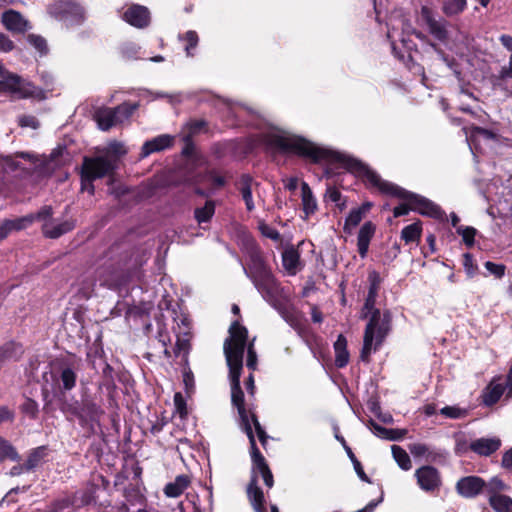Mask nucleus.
<instances>
[{"label": "nucleus", "instance_id": "f257e3e1", "mask_svg": "<svg viewBox=\"0 0 512 512\" xmlns=\"http://www.w3.org/2000/svg\"><path fill=\"white\" fill-rule=\"evenodd\" d=\"M248 338L247 329L237 321L233 322L229 328V337L224 342V354L229 367V377L231 381V400L237 408L241 420V427L247 434L251 448V458L253 462L252 477L247 488L249 500L256 512L264 511V495L257 486L258 475H260L268 488L273 486V475L256 446L255 437L252 430V424L255 428L259 441L265 445L268 436L260 425L254 413L247 410L244 405V394L240 387V375L243 367V356Z\"/></svg>", "mask_w": 512, "mask_h": 512}, {"label": "nucleus", "instance_id": "f03ea898", "mask_svg": "<svg viewBox=\"0 0 512 512\" xmlns=\"http://www.w3.org/2000/svg\"><path fill=\"white\" fill-rule=\"evenodd\" d=\"M335 158L341 162L348 170L358 173L361 177H363L364 181L371 187L377 188L384 194L392 195L405 200V204H401L394 208V217L407 215L410 210H414L422 215H427L434 218H442L444 214L443 211L438 205L434 204L430 200L420 195L408 192L399 186L383 180L375 171L354 158L343 154H337Z\"/></svg>", "mask_w": 512, "mask_h": 512}, {"label": "nucleus", "instance_id": "7ed1b4c3", "mask_svg": "<svg viewBox=\"0 0 512 512\" xmlns=\"http://www.w3.org/2000/svg\"><path fill=\"white\" fill-rule=\"evenodd\" d=\"M368 281V295L362 310L363 317L366 318L370 314L361 351V358L364 361H367L371 353L381 346L391 328V314L388 311L381 313L379 309L374 307L382 281L380 274L376 271H371L368 275Z\"/></svg>", "mask_w": 512, "mask_h": 512}, {"label": "nucleus", "instance_id": "20e7f679", "mask_svg": "<svg viewBox=\"0 0 512 512\" xmlns=\"http://www.w3.org/2000/svg\"><path fill=\"white\" fill-rule=\"evenodd\" d=\"M263 141L271 151L294 153L308 158L313 162H319L332 157V152L329 150L316 146L302 137L280 129H271L268 131L264 135Z\"/></svg>", "mask_w": 512, "mask_h": 512}, {"label": "nucleus", "instance_id": "39448f33", "mask_svg": "<svg viewBox=\"0 0 512 512\" xmlns=\"http://www.w3.org/2000/svg\"><path fill=\"white\" fill-rule=\"evenodd\" d=\"M33 222H42V233L45 237L56 239L73 230L75 222L73 220H55L53 219V208L44 206L38 212L30 214Z\"/></svg>", "mask_w": 512, "mask_h": 512}, {"label": "nucleus", "instance_id": "423d86ee", "mask_svg": "<svg viewBox=\"0 0 512 512\" xmlns=\"http://www.w3.org/2000/svg\"><path fill=\"white\" fill-rule=\"evenodd\" d=\"M138 107V103L131 104L125 102L116 108L98 109L94 117L98 127L103 131H107L110 128L122 124L128 120Z\"/></svg>", "mask_w": 512, "mask_h": 512}, {"label": "nucleus", "instance_id": "0eeeda50", "mask_svg": "<svg viewBox=\"0 0 512 512\" xmlns=\"http://www.w3.org/2000/svg\"><path fill=\"white\" fill-rule=\"evenodd\" d=\"M0 91L8 92L19 99L38 97L41 93L32 83L8 70L0 77Z\"/></svg>", "mask_w": 512, "mask_h": 512}, {"label": "nucleus", "instance_id": "6e6552de", "mask_svg": "<svg viewBox=\"0 0 512 512\" xmlns=\"http://www.w3.org/2000/svg\"><path fill=\"white\" fill-rule=\"evenodd\" d=\"M411 34H416L417 37H421V34L420 33H416L415 29L413 28V26L411 25V23L405 19V18H401L399 19L398 21L396 22H390L389 26H388V31H387V37L390 39L391 41V47H392V51L394 53L395 56L403 59L404 58V55H401L399 52H398V48H397V44H396V38L399 39V41L401 42L402 46L407 50V51H411L414 47V44L412 43L411 40H409L407 37Z\"/></svg>", "mask_w": 512, "mask_h": 512}, {"label": "nucleus", "instance_id": "1a4fd4ad", "mask_svg": "<svg viewBox=\"0 0 512 512\" xmlns=\"http://www.w3.org/2000/svg\"><path fill=\"white\" fill-rule=\"evenodd\" d=\"M50 15L66 25L80 24L84 20V9L70 0H59L48 8Z\"/></svg>", "mask_w": 512, "mask_h": 512}, {"label": "nucleus", "instance_id": "9d476101", "mask_svg": "<svg viewBox=\"0 0 512 512\" xmlns=\"http://www.w3.org/2000/svg\"><path fill=\"white\" fill-rule=\"evenodd\" d=\"M114 169V163L106 157L85 158L83 162V177L91 182L102 178Z\"/></svg>", "mask_w": 512, "mask_h": 512}, {"label": "nucleus", "instance_id": "9b49d317", "mask_svg": "<svg viewBox=\"0 0 512 512\" xmlns=\"http://www.w3.org/2000/svg\"><path fill=\"white\" fill-rule=\"evenodd\" d=\"M419 487L425 492H434L441 486L439 471L433 466H422L415 471Z\"/></svg>", "mask_w": 512, "mask_h": 512}, {"label": "nucleus", "instance_id": "f8f14e48", "mask_svg": "<svg viewBox=\"0 0 512 512\" xmlns=\"http://www.w3.org/2000/svg\"><path fill=\"white\" fill-rule=\"evenodd\" d=\"M421 16L428 27L429 33L435 39L441 42H445L448 39V22L445 19L436 18L432 11L426 6L421 8Z\"/></svg>", "mask_w": 512, "mask_h": 512}, {"label": "nucleus", "instance_id": "ddd939ff", "mask_svg": "<svg viewBox=\"0 0 512 512\" xmlns=\"http://www.w3.org/2000/svg\"><path fill=\"white\" fill-rule=\"evenodd\" d=\"M251 280L258 292L267 302L272 303L276 300L279 294V286L271 271L261 274Z\"/></svg>", "mask_w": 512, "mask_h": 512}, {"label": "nucleus", "instance_id": "4468645a", "mask_svg": "<svg viewBox=\"0 0 512 512\" xmlns=\"http://www.w3.org/2000/svg\"><path fill=\"white\" fill-rule=\"evenodd\" d=\"M484 488V480L477 476L463 477L456 484L457 492L466 498L477 496Z\"/></svg>", "mask_w": 512, "mask_h": 512}, {"label": "nucleus", "instance_id": "2eb2a0df", "mask_svg": "<svg viewBox=\"0 0 512 512\" xmlns=\"http://www.w3.org/2000/svg\"><path fill=\"white\" fill-rule=\"evenodd\" d=\"M124 20L132 26L143 28L150 22V12L142 5H132L123 14Z\"/></svg>", "mask_w": 512, "mask_h": 512}, {"label": "nucleus", "instance_id": "dca6fc26", "mask_svg": "<svg viewBox=\"0 0 512 512\" xmlns=\"http://www.w3.org/2000/svg\"><path fill=\"white\" fill-rule=\"evenodd\" d=\"M1 21L5 28L13 33H24L31 28L28 20L15 10L3 12Z\"/></svg>", "mask_w": 512, "mask_h": 512}, {"label": "nucleus", "instance_id": "f3484780", "mask_svg": "<svg viewBox=\"0 0 512 512\" xmlns=\"http://www.w3.org/2000/svg\"><path fill=\"white\" fill-rule=\"evenodd\" d=\"M174 137L169 134H162L146 141L141 149V158H146L150 154L163 151L173 145Z\"/></svg>", "mask_w": 512, "mask_h": 512}, {"label": "nucleus", "instance_id": "a211bd4d", "mask_svg": "<svg viewBox=\"0 0 512 512\" xmlns=\"http://www.w3.org/2000/svg\"><path fill=\"white\" fill-rule=\"evenodd\" d=\"M501 446V441L497 437L479 438L469 444V449L480 456H489L497 451Z\"/></svg>", "mask_w": 512, "mask_h": 512}, {"label": "nucleus", "instance_id": "6ab92c4d", "mask_svg": "<svg viewBox=\"0 0 512 512\" xmlns=\"http://www.w3.org/2000/svg\"><path fill=\"white\" fill-rule=\"evenodd\" d=\"M243 270L250 279L270 271L265 265L260 252L255 248L250 250L248 267H243Z\"/></svg>", "mask_w": 512, "mask_h": 512}, {"label": "nucleus", "instance_id": "aec40b11", "mask_svg": "<svg viewBox=\"0 0 512 512\" xmlns=\"http://www.w3.org/2000/svg\"><path fill=\"white\" fill-rule=\"evenodd\" d=\"M466 142L468 143L470 150L473 151L474 149H477V145L480 141V139L485 140H495L496 134L493 133L490 130L483 129L476 126H471L469 128L464 127L463 128Z\"/></svg>", "mask_w": 512, "mask_h": 512}, {"label": "nucleus", "instance_id": "412c9836", "mask_svg": "<svg viewBox=\"0 0 512 512\" xmlns=\"http://www.w3.org/2000/svg\"><path fill=\"white\" fill-rule=\"evenodd\" d=\"M72 413L79 417L82 422H93L99 419L103 411L95 402L85 399L80 410L73 409Z\"/></svg>", "mask_w": 512, "mask_h": 512}, {"label": "nucleus", "instance_id": "4be33fe9", "mask_svg": "<svg viewBox=\"0 0 512 512\" xmlns=\"http://www.w3.org/2000/svg\"><path fill=\"white\" fill-rule=\"evenodd\" d=\"M33 223V217L26 215L16 219H7L0 224V241L5 239L12 231L27 228Z\"/></svg>", "mask_w": 512, "mask_h": 512}, {"label": "nucleus", "instance_id": "5701e85b", "mask_svg": "<svg viewBox=\"0 0 512 512\" xmlns=\"http://www.w3.org/2000/svg\"><path fill=\"white\" fill-rule=\"evenodd\" d=\"M18 158L28 160L34 163L36 168H41L40 166L42 164V161H40L34 154H30L27 152H20L15 155L5 156L3 158V166L10 171H16L18 169H21V165L18 161Z\"/></svg>", "mask_w": 512, "mask_h": 512}, {"label": "nucleus", "instance_id": "b1692460", "mask_svg": "<svg viewBox=\"0 0 512 512\" xmlns=\"http://www.w3.org/2000/svg\"><path fill=\"white\" fill-rule=\"evenodd\" d=\"M375 232V226L372 222H366L362 225L358 233L357 247L358 252L364 258L368 252L371 238Z\"/></svg>", "mask_w": 512, "mask_h": 512}, {"label": "nucleus", "instance_id": "393cba45", "mask_svg": "<svg viewBox=\"0 0 512 512\" xmlns=\"http://www.w3.org/2000/svg\"><path fill=\"white\" fill-rule=\"evenodd\" d=\"M301 199L303 212L306 217L314 214L317 210V201L312 193L311 188L306 182L301 183Z\"/></svg>", "mask_w": 512, "mask_h": 512}, {"label": "nucleus", "instance_id": "a878e982", "mask_svg": "<svg viewBox=\"0 0 512 512\" xmlns=\"http://www.w3.org/2000/svg\"><path fill=\"white\" fill-rule=\"evenodd\" d=\"M505 387L492 381L483 392V403L487 406L495 404L503 395Z\"/></svg>", "mask_w": 512, "mask_h": 512}, {"label": "nucleus", "instance_id": "bb28decb", "mask_svg": "<svg viewBox=\"0 0 512 512\" xmlns=\"http://www.w3.org/2000/svg\"><path fill=\"white\" fill-rule=\"evenodd\" d=\"M189 485L188 477L180 475L176 479L168 483L164 488V493L167 497H178L180 496Z\"/></svg>", "mask_w": 512, "mask_h": 512}, {"label": "nucleus", "instance_id": "cd10ccee", "mask_svg": "<svg viewBox=\"0 0 512 512\" xmlns=\"http://www.w3.org/2000/svg\"><path fill=\"white\" fill-rule=\"evenodd\" d=\"M282 262L289 274H296L299 266L298 252L293 248L286 249L282 254Z\"/></svg>", "mask_w": 512, "mask_h": 512}, {"label": "nucleus", "instance_id": "c85d7f7f", "mask_svg": "<svg viewBox=\"0 0 512 512\" xmlns=\"http://www.w3.org/2000/svg\"><path fill=\"white\" fill-rule=\"evenodd\" d=\"M251 183L252 179L247 175L242 176L239 182V191L248 211H252L255 207L252 199Z\"/></svg>", "mask_w": 512, "mask_h": 512}, {"label": "nucleus", "instance_id": "c756f323", "mask_svg": "<svg viewBox=\"0 0 512 512\" xmlns=\"http://www.w3.org/2000/svg\"><path fill=\"white\" fill-rule=\"evenodd\" d=\"M489 502L496 512H512V499L506 495L491 494Z\"/></svg>", "mask_w": 512, "mask_h": 512}, {"label": "nucleus", "instance_id": "7c9ffc66", "mask_svg": "<svg viewBox=\"0 0 512 512\" xmlns=\"http://www.w3.org/2000/svg\"><path fill=\"white\" fill-rule=\"evenodd\" d=\"M422 234V226L421 222H414L406 227H404L401 231V239L405 241V243H413L419 242Z\"/></svg>", "mask_w": 512, "mask_h": 512}, {"label": "nucleus", "instance_id": "2f4dec72", "mask_svg": "<svg viewBox=\"0 0 512 512\" xmlns=\"http://www.w3.org/2000/svg\"><path fill=\"white\" fill-rule=\"evenodd\" d=\"M467 6V0H444L442 11L448 16H455L462 13Z\"/></svg>", "mask_w": 512, "mask_h": 512}, {"label": "nucleus", "instance_id": "473e14b6", "mask_svg": "<svg viewBox=\"0 0 512 512\" xmlns=\"http://www.w3.org/2000/svg\"><path fill=\"white\" fill-rule=\"evenodd\" d=\"M392 455L398 466L405 471H408L412 467V463L407 452L400 446H392Z\"/></svg>", "mask_w": 512, "mask_h": 512}, {"label": "nucleus", "instance_id": "72a5a7b5", "mask_svg": "<svg viewBox=\"0 0 512 512\" xmlns=\"http://www.w3.org/2000/svg\"><path fill=\"white\" fill-rule=\"evenodd\" d=\"M215 213V205L213 201H206L205 205L196 208L194 215L199 224L208 222Z\"/></svg>", "mask_w": 512, "mask_h": 512}, {"label": "nucleus", "instance_id": "f704fd0d", "mask_svg": "<svg viewBox=\"0 0 512 512\" xmlns=\"http://www.w3.org/2000/svg\"><path fill=\"white\" fill-rule=\"evenodd\" d=\"M76 379V372L71 367H65L62 369L60 374V381L63 390L69 391L73 389L76 385Z\"/></svg>", "mask_w": 512, "mask_h": 512}, {"label": "nucleus", "instance_id": "c9c22d12", "mask_svg": "<svg viewBox=\"0 0 512 512\" xmlns=\"http://www.w3.org/2000/svg\"><path fill=\"white\" fill-rule=\"evenodd\" d=\"M179 40L187 43L185 46L187 56H193L194 54L192 50L196 48L199 41L197 33L193 30H189L184 34L179 35Z\"/></svg>", "mask_w": 512, "mask_h": 512}, {"label": "nucleus", "instance_id": "e433bc0d", "mask_svg": "<svg viewBox=\"0 0 512 512\" xmlns=\"http://www.w3.org/2000/svg\"><path fill=\"white\" fill-rule=\"evenodd\" d=\"M190 337H189V332L188 331H179L177 333V341H176V344H175V353L177 355H187L188 351H189V347H190Z\"/></svg>", "mask_w": 512, "mask_h": 512}, {"label": "nucleus", "instance_id": "4c0bfd02", "mask_svg": "<svg viewBox=\"0 0 512 512\" xmlns=\"http://www.w3.org/2000/svg\"><path fill=\"white\" fill-rule=\"evenodd\" d=\"M18 458V453L14 447L7 440L0 437V462L6 459L16 461Z\"/></svg>", "mask_w": 512, "mask_h": 512}, {"label": "nucleus", "instance_id": "58836bf2", "mask_svg": "<svg viewBox=\"0 0 512 512\" xmlns=\"http://www.w3.org/2000/svg\"><path fill=\"white\" fill-rule=\"evenodd\" d=\"M95 487L87 491L74 494V508L79 509L90 504L94 500Z\"/></svg>", "mask_w": 512, "mask_h": 512}, {"label": "nucleus", "instance_id": "ea45409f", "mask_svg": "<svg viewBox=\"0 0 512 512\" xmlns=\"http://www.w3.org/2000/svg\"><path fill=\"white\" fill-rule=\"evenodd\" d=\"M69 510H76L74 508V495L55 501L50 507L49 512H66Z\"/></svg>", "mask_w": 512, "mask_h": 512}, {"label": "nucleus", "instance_id": "a19ab883", "mask_svg": "<svg viewBox=\"0 0 512 512\" xmlns=\"http://www.w3.org/2000/svg\"><path fill=\"white\" fill-rule=\"evenodd\" d=\"M365 215L358 209H352L345 220L344 230L348 233L352 231L363 219Z\"/></svg>", "mask_w": 512, "mask_h": 512}, {"label": "nucleus", "instance_id": "79ce46f5", "mask_svg": "<svg viewBox=\"0 0 512 512\" xmlns=\"http://www.w3.org/2000/svg\"><path fill=\"white\" fill-rule=\"evenodd\" d=\"M440 413L450 419H461L467 415L468 411L458 406H446L440 410Z\"/></svg>", "mask_w": 512, "mask_h": 512}, {"label": "nucleus", "instance_id": "37998d69", "mask_svg": "<svg viewBox=\"0 0 512 512\" xmlns=\"http://www.w3.org/2000/svg\"><path fill=\"white\" fill-rule=\"evenodd\" d=\"M17 353H21V347L14 343L0 348V365L8 359L14 358Z\"/></svg>", "mask_w": 512, "mask_h": 512}, {"label": "nucleus", "instance_id": "c03bdc74", "mask_svg": "<svg viewBox=\"0 0 512 512\" xmlns=\"http://www.w3.org/2000/svg\"><path fill=\"white\" fill-rule=\"evenodd\" d=\"M27 41L29 44H31L41 55L43 54H46L47 53V43H46V40L39 36V35H35V34H29L27 36Z\"/></svg>", "mask_w": 512, "mask_h": 512}, {"label": "nucleus", "instance_id": "a18cd8bd", "mask_svg": "<svg viewBox=\"0 0 512 512\" xmlns=\"http://www.w3.org/2000/svg\"><path fill=\"white\" fill-rule=\"evenodd\" d=\"M44 448L43 447H39L37 449H35L28 457L27 461H26V464H25V469L26 470H31L33 468H35L39 462L41 461V459L44 457Z\"/></svg>", "mask_w": 512, "mask_h": 512}, {"label": "nucleus", "instance_id": "49530a36", "mask_svg": "<svg viewBox=\"0 0 512 512\" xmlns=\"http://www.w3.org/2000/svg\"><path fill=\"white\" fill-rule=\"evenodd\" d=\"M457 233L462 236L464 243L471 247L474 244V237L476 235V229L470 226L463 227L459 226L457 227Z\"/></svg>", "mask_w": 512, "mask_h": 512}, {"label": "nucleus", "instance_id": "de8ad7c7", "mask_svg": "<svg viewBox=\"0 0 512 512\" xmlns=\"http://www.w3.org/2000/svg\"><path fill=\"white\" fill-rule=\"evenodd\" d=\"M258 228L264 237H267L274 241L280 240V233L276 229L265 223L264 221H259Z\"/></svg>", "mask_w": 512, "mask_h": 512}, {"label": "nucleus", "instance_id": "09e8293b", "mask_svg": "<svg viewBox=\"0 0 512 512\" xmlns=\"http://www.w3.org/2000/svg\"><path fill=\"white\" fill-rule=\"evenodd\" d=\"M409 450L411 454L415 457H429L430 450L429 447L422 443H414L409 446Z\"/></svg>", "mask_w": 512, "mask_h": 512}, {"label": "nucleus", "instance_id": "8fccbe9b", "mask_svg": "<svg viewBox=\"0 0 512 512\" xmlns=\"http://www.w3.org/2000/svg\"><path fill=\"white\" fill-rule=\"evenodd\" d=\"M463 266L468 277H473L477 270V265L474 263L472 255L466 253L463 256Z\"/></svg>", "mask_w": 512, "mask_h": 512}, {"label": "nucleus", "instance_id": "3c124183", "mask_svg": "<svg viewBox=\"0 0 512 512\" xmlns=\"http://www.w3.org/2000/svg\"><path fill=\"white\" fill-rule=\"evenodd\" d=\"M485 268L497 278H502L505 275L506 267L503 264H496L491 261H487L484 264Z\"/></svg>", "mask_w": 512, "mask_h": 512}, {"label": "nucleus", "instance_id": "603ef678", "mask_svg": "<svg viewBox=\"0 0 512 512\" xmlns=\"http://www.w3.org/2000/svg\"><path fill=\"white\" fill-rule=\"evenodd\" d=\"M326 196L329 198L330 201L336 203L340 207L341 210L345 208L346 202L345 201L341 202L342 195L338 189L329 187L327 189Z\"/></svg>", "mask_w": 512, "mask_h": 512}, {"label": "nucleus", "instance_id": "864d4df0", "mask_svg": "<svg viewBox=\"0 0 512 512\" xmlns=\"http://www.w3.org/2000/svg\"><path fill=\"white\" fill-rule=\"evenodd\" d=\"M247 367L251 370H255L257 366V354L254 350V339L248 344L247 347Z\"/></svg>", "mask_w": 512, "mask_h": 512}, {"label": "nucleus", "instance_id": "5fc2aeb1", "mask_svg": "<svg viewBox=\"0 0 512 512\" xmlns=\"http://www.w3.org/2000/svg\"><path fill=\"white\" fill-rule=\"evenodd\" d=\"M22 412L35 418L38 413V404L32 399H26L21 406Z\"/></svg>", "mask_w": 512, "mask_h": 512}, {"label": "nucleus", "instance_id": "6e6d98bb", "mask_svg": "<svg viewBox=\"0 0 512 512\" xmlns=\"http://www.w3.org/2000/svg\"><path fill=\"white\" fill-rule=\"evenodd\" d=\"M18 124L21 127H29L32 129L39 128V121L32 115H22L18 118Z\"/></svg>", "mask_w": 512, "mask_h": 512}, {"label": "nucleus", "instance_id": "4d7b16f0", "mask_svg": "<svg viewBox=\"0 0 512 512\" xmlns=\"http://www.w3.org/2000/svg\"><path fill=\"white\" fill-rule=\"evenodd\" d=\"M485 487H487L488 491L492 494H497L496 492L506 488L503 481L497 477L492 478L487 485L485 484Z\"/></svg>", "mask_w": 512, "mask_h": 512}, {"label": "nucleus", "instance_id": "13d9d810", "mask_svg": "<svg viewBox=\"0 0 512 512\" xmlns=\"http://www.w3.org/2000/svg\"><path fill=\"white\" fill-rule=\"evenodd\" d=\"M174 404H175L176 411L180 414V416L181 417L185 416L187 413L186 402L181 393H176L174 395Z\"/></svg>", "mask_w": 512, "mask_h": 512}, {"label": "nucleus", "instance_id": "bf43d9fd", "mask_svg": "<svg viewBox=\"0 0 512 512\" xmlns=\"http://www.w3.org/2000/svg\"><path fill=\"white\" fill-rule=\"evenodd\" d=\"M13 49V41L7 35L0 32V51L7 53L12 51Z\"/></svg>", "mask_w": 512, "mask_h": 512}, {"label": "nucleus", "instance_id": "052dcab7", "mask_svg": "<svg viewBox=\"0 0 512 512\" xmlns=\"http://www.w3.org/2000/svg\"><path fill=\"white\" fill-rule=\"evenodd\" d=\"M371 425L373 427L374 433L381 438L387 439L388 434H396L398 433L397 429H387L384 427H381L374 422H371Z\"/></svg>", "mask_w": 512, "mask_h": 512}, {"label": "nucleus", "instance_id": "680f3d73", "mask_svg": "<svg viewBox=\"0 0 512 512\" xmlns=\"http://www.w3.org/2000/svg\"><path fill=\"white\" fill-rule=\"evenodd\" d=\"M336 353L335 364L337 367L342 368L348 364L349 353L347 350H342Z\"/></svg>", "mask_w": 512, "mask_h": 512}, {"label": "nucleus", "instance_id": "e2e57ef3", "mask_svg": "<svg viewBox=\"0 0 512 512\" xmlns=\"http://www.w3.org/2000/svg\"><path fill=\"white\" fill-rule=\"evenodd\" d=\"M352 462H353V466H354V469H355V472L356 474L358 475V477L364 481V482H367V483H371V480L369 479V477L365 474L364 470H363V467L361 465V463L356 459V457H352Z\"/></svg>", "mask_w": 512, "mask_h": 512}, {"label": "nucleus", "instance_id": "0e129e2a", "mask_svg": "<svg viewBox=\"0 0 512 512\" xmlns=\"http://www.w3.org/2000/svg\"><path fill=\"white\" fill-rule=\"evenodd\" d=\"M63 151H64V148H61V147H59V148H57V149L52 151V153L50 154V159H49V161L47 163V165L49 167L44 169L45 171L49 170L50 167L54 168V166H57V165L60 164L59 161H58V157L63 153Z\"/></svg>", "mask_w": 512, "mask_h": 512}, {"label": "nucleus", "instance_id": "69168bd1", "mask_svg": "<svg viewBox=\"0 0 512 512\" xmlns=\"http://www.w3.org/2000/svg\"><path fill=\"white\" fill-rule=\"evenodd\" d=\"M108 151L110 153H112L114 155H118V156L123 155L127 152L124 144L121 142H117V141H114L109 144Z\"/></svg>", "mask_w": 512, "mask_h": 512}, {"label": "nucleus", "instance_id": "338daca9", "mask_svg": "<svg viewBox=\"0 0 512 512\" xmlns=\"http://www.w3.org/2000/svg\"><path fill=\"white\" fill-rule=\"evenodd\" d=\"M499 78L501 80L512 79V54L510 55L508 66L502 67Z\"/></svg>", "mask_w": 512, "mask_h": 512}, {"label": "nucleus", "instance_id": "774afa93", "mask_svg": "<svg viewBox=\"0 0 512 512\" xmlns=\"http://www.w3.org/2000/svg\"><path fill=\"white\" fill-rule=\"evenodd\" d=\"M502 465L504 468L512 471V448L504 453L502 457Z\"/></svg>", "mask_w": 512, "mask_h": 512}]
</instances>
